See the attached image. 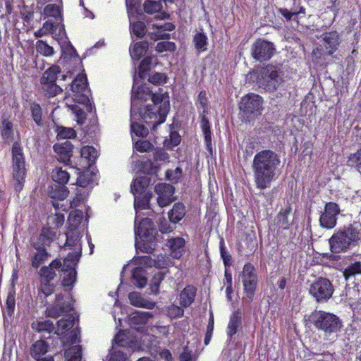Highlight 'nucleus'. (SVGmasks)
<instances>
[{"label":"nucleus","instance_id":"1","mask_svg":"<svg viewBox=\"0 0 361 361\" xmlns=\"http://www.w3.org/2000/svg\"><path fill=\"white\" fill-rule=\"evenodd\" d=\"M170 109L169 96L162 88L155 94L149 87L134 78L132 88L130 113L132 118L137 115L152 128L154 133L159 125L164 123Z\"/></svg>","mask_w":361,"mask_h":361},{"label":"nucleus","instance_id":"2","mask_svg":"<svg viewBox=\"0 0 361 361\" xmlns=\"http://www.w3.org/2000/svg\"><path fill=\"white\" fill-rule=\"evenodd\" d=\"M280 163L279 156L271 149L261 150L255 154L251 167L257 189L262 190L271 186L278 178Z\"/></svg>","mask_w":361,"mask_h":361},{"label":"nucleus","instance_id":"3","mask_svg":"<svg viewBox=\"0 0 361 361\" xmlns=\"http://www.w3.org/2000/svg\"><path fill=\"white\" fill-rule=\"evenodd\" d=\"M47 313L49 317L53 318L63 315V317L57 322L56 334L58 335H63L73 328L78 319L72 307L69 295H67L65 298V296L61 293L56 295L54 304L47 308Z\"/></svg>","mask_w":361,"mask_h":361},{"label":"nucleus","instance_id":"4","mask_svg":"<svg viewBox=\"0 0 361 361\" xmlns=\"http://www.w3.org/2000/svg\"><path fill=\"white\" fill-rule=\"evenodd\" d=\"M157 230L152 221L149 218H135V247L145 253H151L155 249Z\"/></svg>","mask_w":361,"mask_h":361},{"label":"nucleus","instance_id":"5","mask_svg":"<svg viewBox=\"0 0 361 361\" xmlns=\"http://www.w3.org/2000/svg\"><path fill=\"white\" fill-rule=\"evenodd\" d=\"M361 243V226L353 224L334 233L329 239L331 250L335 253L346 252Z\"/></svg>","mask_w":361,"mask_h":361},{"label":"nucleus","instance_id":"6","mask_svg":"<svg viewBox=\"0 0 361 361\" xmlns=\"http://www.w3.org/2000/svg\"><path fill=\"white\" fill-rule=\"evenodd\" d=\"M283 82V72L279 67L272 65L264 68L257 80L258 86L267 92L275 91Z\"/></svg>","mask_w":361,"mask_h":361},{"label":"nucleus","instance_id":"7","mask_svg":"<svg viewBox=\"0 0 361 361\" xmlns=\"http://www.w3.org/2000/svg\"><path fill=\"white\" fill-rule=\"evenodd\" d=\"M243 286V302L250 303L255 295L258 283V276L255 267L251 263H246L239 275Z\"/></svg>","mask_w":361,"mask_h":361},{"label":"nucleus","instance_id":"8","mask_svg":"<svg viewBox=\"0 0 361 361\" xmlns=\"http://www.w3.org/2000/svg\"><path fill=\"white\" fill-rule=\"evenodd\" d=\"M72 99L75 103L84 105L85 110L92 112L94 107L92 105L87 93V79L85 74H79L71 83Z\"/></svg>","mask_w":361,"mask_h":361},{"label":"nucleus","instance_id":"9","mask_svg":"<svg viewBox=\"0 0 361 361\" xmlns=\"http://www.w3.org/2000/svg\"><path fill=\"white\" fill-rule=\"evenodd\" d=\"M66 235L65 247H73V251L69 253L65 259V266L71 267L77 264L82 254V246L80 240V231L75 228H68Z\"/></svg>","mask_w":361,"mask_h":361},{"label":"nucleus","instance_id":"10","mask_svg":"<svg viewBox=\"0 0 361 361\" xmlns=\"http://www.w3.org/2000/svg\"><path fill=\"white\" fill-rule=\"evenodd\" d=\"M263 99L255 93H249L241 98L240 109L249 121L262 114Z\"/></svg>","mask_w":361,"mask_h":361},{"label":"nucleus","instance_id":"11","mask_svg":"<svg viewBox=\"0 0 361 361\" xmlns=\"http://www.w3.org/2000/svg\"><path fill=\"white\" fill-rule=\"evenodd\" d=\"M13 157V176L17 181L16 190L22 188V182L24 180L26 169L25 166V158L22 148L18 142H14L12 147Z\"/></svg>","mask_w":361,"mask_h":361},{"label":"nucleus","instance_id":"12","mask_svg":"<svg viewBox=\"0 0 361 361\" xmlns=\"http://www.w3.org/2000/svg\"><path fill=\"white\" fill-rule=\"evenodd\" d=\"M314 320L315 326L326 333L336 332L341 326L336 315L323 311L317 312L314 314Z\"/></svg>","mask_w":361,"mask_h":361},{"label":"nucleus","instance_id":"13","mask_svg":"<svg viewBox=\"0 0 361 361\" xmlns=\"http://www.w3.org/2000/svg\"><path fill=\"white\" fill-rule=\"evenodd\" d=\"M309 292L317 301L324 302L332 296L334 288L329 279L319 278L310 285Z\"/></svg>","mask_w":361,"mask_h":361},{"label":"nucleus","instance_id":"14","mask_svg":"<svg viewBox=\"0 0 361 361\" xmlns=\"http://www.w3.org/2000/svg\"><path fill=\"white\" fill-rule=\"evenodd\" d=\"M274 51V44L267 40L259 39L252 46V56L260 62L269 60Z\"/></svg>","mask_w":361,"mask_h":361},{"label":"nucleus","instance_id":"15","mask_svg":"<svg viewBox=\"0 0 361 361\" xmlns=\"http://www.w3.org/2000/svg\"><path fill=\"white\" fill-rule=\"evenodd\" d=\"M38 240V243L33 244V247L35 249L36 252L31 257L32 266L36 269L47 261L50 257V254L44 247V245L50 243V240L43 233L39 235Z\"/></svg>","mask_w":361,"mask_h":361},{"label":"nucleus","instance_id":"16","mask_svg":"<svg viewBox=\"0 0 361 361\" xmlns=\"http://www.w3.org/2000/svg\"><path fill=\"white\" fill-rule=\"evenodd\" d=\"M340 213V208L336 203L330 202L326 204L324 211L320 216L319 222L323 228L331 229L336 226L337 216Z\"/></svg>","mask_w":361,"mask_h":361},{"label":"nucleus","instance_id":"17","mask_svg":"<svg viewBox=\"0 0 361 361\" xmlns=\"http://www.w3.org/2000/svg\"><path fill=\"white\" fill-rule=\"evenodd\" d=\"M152 27L153 32H151L152 39H169L170 35L166 33V31H172L175 29V25L172 23H157L149 24V27Z\"/></svg>","mask_w":361,"mask_h":361},{"label":"nucleus","instance_id":"18","mask_svg":"<svg viewBox=\"0 0 361 361\" xmlns=\"http://www.w3.org/2000/svg\"><path fill=\"white\" fill-rule=\"evenodd\" d=\"M170 250V255L174 259H180L185 254V240L182 237L169 238L166 243Z\"/></svg>","mask_w":361,"mask_h":361},{"label":"nucleus","instance_id":"19","mask_svg":"<svg viewBox=\"0 0 361 361\" xmlns=\"http://www.w3.org/2000/svg\"><path fill=\"white\" fill-rule=\"evenodd\" d=\"M61 261L59 259L53 260L49 266L42 267L39 271V281L51 282L56 276V269L62 268Z\"/></svg>","mask_w":361,"mask_h":361},{"label":"nucleus","instance_id":"20","mask_svg":"<svg viewBox=\"0 0 361 361\" xmlns=\"http://www.w3.org/2000/svg\"><path fill=\"white\" fill-rule=\"evenodd\" d=\"M323 46L329 55H332L338 49L341 39L336 31L325 32L322 35Z\"/></svg>","mask_w":361,"mask_h":361},{"label":"nucleus","instance_id":"21","mask_svg":"<svg viewBox=\"0 0 361 361\" xmlns=\"http://www.w3.org/2000/svg\"><path fill=\"white\" fill-rule=\"evenodd\" d=\"M114 343L122 347H128L132 349L137 347V340L130 331L125 330L119 331L114 336Z\"/></svg>","mask_w":361,"mask_h":361},{"label":"nucleus","instance_id":"22","mask_svg":"<svg viewBox=\"0 0 361 361\" xmlns=\"http://www.w3.org/2000/svg\"><path fill=\"white\" fill-rule=\"evenodd\" d=\"M140 262L151 267L152 264L157 269H166L172 266L173 262L169 256L159 255L155 259L149 256H143L140 258Z\"/></svg>","mask_w":361,"mask_h":361},{"label":"nucleus","instance_id":"23","mask_svg":"<svg viewBox=\"0 0 361 361\" xmlns=\"http://www.w3.org/2000/svg\"><path fill=\"white\" fill-rule=\"evenodd\" d=\"M54 149L58 154V159L60 161L64 164H67L70 161V159L73 154V145L70 141L66 140L63 142L55 144L54 145Z\"/></svg>","mask_w":361,"mask_h":361},{"label":"nucleus","instance_id":"24","mask_svg":"<svg viewBox=\"0 0 361 361\" xmlns=\"http://www.w3.org/2000/svg\"><path fill=\"white\" fill-rule=\"evenodd\" d=\"M162 3L160 1L147 0L143 4V8L145 13L148 14L158 13L154 16V18L159 20L168 19L169 15L166 12H162Z\"/></svg>","mask_w":361,"mask_h":361},{"label":"nucleus","instance_id":"25","mask_svg":"<svg viewBox=\"0 0 361 361\" xmlns=\"http://www.w3.org/2000/svg\"><path fill=\"white\" fill-rule=\"evenodd\" d=\"M152 317V314L149 312L135 311L131 314L129 322L132 327L140 330Z\"/></svg>","mask_w":361,"mask_h":361},{"label":"nucleus","instance_id":"26","mask_svg":"<svg viewBox=\"0 0 361 361\" xmlns=\"http://www.w3.org/2000/svg\"><path fill=\"white\" fill-rule=\"evenodd\" d=\"M54 291V286L51 282L39 281L37 286V300H38L43 306H46L47 301L46 298L51 295Z\"/></svg>","mask_w":361,"mask_h":361},{"label":"nucleus","instance_id":"27","mask_svg":"<svg viewBox=\"0 0 361 361\" xmlns=\"http://www.w3.org/2000/svg\"><path fill=\"white\" fill-rule=\"evenodd\" d=\"M197 289L191 285L185 286L179 295V301L182 307H188L192 304L196 296Z\"/></svg>","mask_w":361,"mask_h":361},{"label":"nucleus","instance_id":"28","mask_svg":"<svg viewBox=\"0 0 361 361\" xmlns=\"http://www.w3.org/2000/svg\"><path fill=\"white\" fill-rule=\"evenodd\" d=\"M128 298L130 304L135 307L152 310L156 305L154 302L143 298L142 295L137 292L130 293Z\"/></svg>","mask_w":361,"mask_h":361},{"label":"nucleus","instance_id":"29","mask_svg":"<svg viewBox=\"0 0 361 361\" xmlns=\"http://www.w3.org/2000/svg\"><path fill=\"white\" fill-rule=\"evenodd\" d=\"M134 194V207L136 214H139L140 210L147 209L149 200L152 197V192L133 193Z\"/></svg>","mask_w":361,"mask_h":361},{"label":"nucleus","instance_id":"30","mask_svg":"<svg viewBox=\"0 0 361 361\" xmlns=\"http://www.w3.org/2000/svg\"><path fill=\"white\" fill-rule=\"evenodd\" d=\"M74 264L71 267L65 266V259L63 260L61 271H63V276L62 279V285L65 287L71 286L76 281V271Z\"/></svg>","mask_w":361,"mask_h":361},{"label":"nucleus","instance_id":"31","mask_svg":"<svg viewBox=\"0 0 361 361\" xmlns=\"http://www.w3.org/2000/svg\"><path fill=\"white\" fill-rule=\"evenodd\" d=\"M242 314L240 310H238L231 315L227 327V335L231 338L236 334L238 327L241 325Z\"/></svg>","mask_w":361,"mask_h":361},{"label":"nucleus","instance_id":"32","mask_svg":"<svg viewBox=\"0 0 361 361\" xmlns=\"http://www.w3.org/2000/svg\"><path fill=\"white\" fill-rule=\"evenodd\" d=\"M49 348V344L44 340H38L35 341L30 347V355L34 359H38L39 357L44 355Z\"/></svg>","mask_w":361,"mask_h":361},{"label":"nucleus","instance_id":"33","mask_svg":"<svg viewBox=\"0 0 361 361\" xmlns=\"http://www.w3.org/2000/svg\"><path fill=\"white\" fill-rule=\"evenodd\" d=\"M149 178L147 176H139L136 178L131 185V191L133 193L149 192L147 188L149 185Z\"/></svg>","mask_w":361,"mask_h":361},{"label":"nucleus","instance_id":"34","mask_svg":"<svg viewBox=\"0 0 361 361\" xmlns=\"http://www.w3.org/2000/svg\"><path fill=\"white\" fill-rule=\"evenodd\" d=\"M141 119L144 121L139 115L135 116V118H132V115L130 114V121H131V131L134 134V135L140 137H145L149 133L148 127H145L144 125L137 123V120Z\"/></svg>","mask_w":361,"mask_h":361},{"label":"nucleus","instance_id":"35","mask_svg":"<svg viewBox=\"0 0 361 361\" xmlns=\"http://www.w3.org/2000/svg\"><path fill=\"white\" fill-rule=\"evenodd\" d=\"M291 212L290 206L281 209L276 216V226L282 229H288L290 224L289 215Z\"/></svg>","mask_w":361,"mask_h":361},{"label":"nucleus","instance_id":"36","mask_svg":"<svg viewBox=\"0 0 361 361\" xmlns=\"http://www.w3.org/2000/svg\"><path fill=\"white\" fill-rule=\"evenodd\" d=\"M185 214L184 204L178 202L174 204L172 209L169 212V218L171 222L176 224L185 216Z\"/></svg>","mask_w":361,"mask_h":361},{"label":"nucleus","instance_id":"37","mask_svg":"<svg viewBox=\"0 0 361 361\" xmlns=\"http://www.w3.org/2000/svg\"><path fill=\"white\" fill-rule=\"evenodd\" d=\"M80 156L87 161V164L90 166L93 164L97 159L98 152L92 146H84L80 149Z\"/></svg>","mask_w":361,"mask_h":361},{"label":"nucleus","instance_id":"38","mask_svg":"<svg viewBox=\"0 0 361 361\" xmlns=\"http://www.w3.org/2000/svg\"><path fill=\"white\" fill-rule=\"evenodd\" d=\"M13 123L6 118H3L0 126L3 139L7 142H11L13 140Z\"/></svg>","mask_w":361,"mask_h":361},{"label":"nucleus","instance_id":"39","mask_svg":"<svg viewBox=\"0 0 361 361\" xmlns=\"http://www.w3.org/2000/svg\"><path fill=\"white\" fill-rule=\"evenodd\" d=\"M31 327L39 333H51L54 329V325L50 320H35L32 323Z\"/></svg>","mask_w":361,"mask_h":361},{"label":"nucleus","instance_id":"40","mask_svg":"<svg viewBox=\"0 0 361 361\" xmlns=\"http://www.w3.org/2000/svg\"><path fill=\"white\" fill-rule=\"evenodd\" d=\"M201 128L204 136L207 149L209 151H212V133L210 130V124L209 120L206 118V114H203L202 116Z\"/></svg>","mask_w":361,"mask_h":361},{"label":"nucleus","instance_id":"41","mask_svg":"<svg viewBox=\"0 0 361 361\" xmlns=\"http://www.w3.org/2000/svg\"><path fill=\"white\" fill-rule=\"evenodd\" d=\"M148 49V43L147 42H140L134 44L130 49V54L133 60H138L145 54Z\"/></svg>","mask_w":361,"mask_h":361},{"label":"nucleus","instance_id":"42","mask_svg":"<svg viewBox=\"0 0 361 361\" xmlns=\"http://www.w3.org/2000/svg\"><path fill=\"white\" fill-rule=\"evenodd\" d=\"M61 68L59 66H52L49 68H48L42 75L41 78L40 82L41 83L45 82H56L58 76L57 75L60 73Z\"/></svg>","mask_w":361,"mask_h":361},{"label":"nucleus","instance_id":"43","mask_svg":"<svg viewBox=\"0 0 361 361\" xmlns=\"http://www.w3.org/2000/svg\"><path fill=\"white\" fill-rule=\"evenodd\" d=\"M132 279L133 284L138 288H142L147 283L145 271L142 268H135L132 271Z\"/></svg>","mask_w":361,"mask_h":361},{"label":"nucleus","instance_id":"44","mask_svg":"<svg viewBox=\"0 0 361 361\" xmlns=\"http://www.w3.org/2000/svg\"><path fill=\"white\" fill-rule=\"evenodd\" d=\"M64 357L66 361H81L82 360V349L80 345H73L64 352Z\"/></svg>","mask_w":361,"mask_h":361},{"label":"nucleus","instance_id":"45","mask_svg":"<svg viewBox=\"0 0 361 361\" xmlns=\"http://www.w3.org/2000/svg\"><path fill=\"white\" fill-rule=\"evenodd\" d=\"M83 219V213L80 210L72 211L68 219V228L71 229L75 228L79 230V226Z\"/></svg>","mask_w":361,"mask_h":361},{"label":"nucleus","instance_id":"46","mask_svg":"<svg viewBox=\"0 0 361 361\" xmlns=\"http://www.w3.org/2000/svg\"><path fill=\"white\" fill-rule=\"evenodd\" d=\"M158 195H161L166 199H173L174 188L167 183H159L154 188Z\"/></svg>","mask_w":361,"mask_h":361},{"label":"nucleus","instance_id":"47","mask_svg":"<svg viewBox=\"0 0 361 361\" xmlns=\"http://www.w3.org/2000/svg\"><path fill=\"white\" fill-rule=\"evenodd\" d=\"M43 13L47 17L50 16L54 18H61L62 8L59 4H49L44 8Z\"/></svg>","mask_w":361,"mask_h":361},{"label":"nucleus","instance_id":"48","mask_svg":"<svg viewBox=\"0 0 361 361\" xmlns=\"http://www.w3.org/2000/svg\"><path fill=\"white\" fill-rule=\"evenodd\" d=\"M51 176L54 182L63 185L68 183L70 178L69 173L61 168L55 169L52 172Z\"/></svg>","mask_w":361,"mask_h":361},{"label":"nucleus","instance_id":"49","mask_svg":"<svg viewBox=\"0 0 361 361\" xmlns=\"http://www.w3.org/2000/svg\"><path fill=\"white\" fill-rule=\"evenodd\" d=\"M49 196L54 199L64 200L68 193L67 188L63 185H54L49 191Z\"/></svg>","mask_w":361,"mask_h":361},{"label":"nucleus","instance_id":"50","mask_svg":"<svg viewBox=\"0 0 361 361\" xmlns=\"http://www.w3.org/2000/svg\"><path fill=\"white\" fill-rule=\"evenodd\" d=\"M68 108L73 112L78 124L82 125L86 120V114L78 105L67 104Z\"/></svg>","mask_w":361,"mask_h":361},{"label":"nucleus","instance_id":"51","mask_svg":"<svg viewBox=\"0 0 361 361\" xmlns=\"http://www.w3.org/2000/svg\"><path fill=\"white\" fill-rule=\"evenodd\" d=\"M207 37L203 32H198L193 37L195 47L200 51H204L207 49Z\"/></svg>","mask_w":361,"mask_h":361},{"label":"nucleus","instance_id":"52","mask_svg":"<svg viewBox=\"0 0 361 361\" xmlns=\"http://www.w3.org/2000/svg\"><path fill=\"white\" fill-rule=\"evenodd\" d=\"M357 274H361V262H355L351 264L343 271V276L347 281Z\"/></svg>","mask_w":361,"mask_h":361},{"label":"nucleus","instance_id":"53","mask_svg":"<svg viewBox=\"0 0 361 361\" xmlns=\"http://www.w3.org/2000/svg\"><path fill=\"white\" fill-rule=\"evenodd\" d=\"M132 139L134 142V148L136 151L143 153L152 150L153 145L149 141L141 139L135 140L134 135L132 136Z\"/></svg>","mask_w":361,"mask_h":361},{"label":"nucleus","instance_id":"54","mask_svg":"<svg viewBox=\"0 0 361 361\" xmlns=\"http://www.w3.org/2000/svg\"><path fill=\"white\" fill-rule=\"evenodd\" d=\"M16 299L13 293L9 292L6 301V307L4 310V315L11 317L15 310Z\"/></svg>","mask_w":361,"mask_h":361},{"label":"nucleus","instance_id":"55","mask_svg":"<svg viewBox=\"0 0 361 361\" xmlns=\"http://www.w3.org/2000/svg\"><path fill=\"white\" fill-rule=\"evenodd\" d=\"M36 49L37 52L44 56H51L54 54L53 47L43 40H38L36 42Z\"/></svg>","mask_w":361,"mask_h":361},{"label":"nucleus","instance_id":"56","mask_svg":"<svg viewBox=\"0 0 361 361\" xmlns=\"http://www.w3.org/2000/svg\"><path fill=\"white\" fill-rule=\"evenodd\" d=\"M164 145L168 149H172L173 147L178 145L180 142L181 138L180 135L176 131H171L169 135V138L164 137Z\"/></svg>","mask_w":361,"mask_h":361},{"label":"nucleus","instance_id":"57","mask_svg":"<svg viewBox=\"0 0 361 361\" xmlns=\"http://www.w3.org/2000/svg\"><path fill=\"white\" fill-rule=\"evenodd\" d=\"M347 164L350 166L355 167L361 173V148L349 156Z\"/></svg>","mask_w":361,"mask_h":361},{"label":"nucleus","instance_id":"58","mask_svg":"<svg viewBox=\"0 0 361 361\" xmlns=\"http://www.w3.org/2000/svg\"><path fill=\"white\" fill-rule=\"evenodd\" d=\"M43 90L50 97H55L62 92L61 87L56 82L41 83Z\"/></svg>","mask_w":361,"mask_h":361},{"label":"nucleus","instance_id":"59","mask_svg":"<svg viewBox=\"0 0 361 361\" xmlns=\"http://www.w3.org/2000/svg\"><path fill=\"white\" fill-rule=\"evenodd\" d=\"M152 57L147 56L140 63L138 67V76L140 79L145 78L146 73L150 69Z\"/></svg>","mask_w":361,"mask_h":361},{"label":"nucleus","instance_id":"60","mask_svg":"<svg viewBox=\"0 0 361 361\" xmlns=\"http://www.w3.org/2000/svg\"><path fill=\"white\" fill-rule=\"evenodd\" d=\"M76 135L75 131L72 128L59 127L57 128V137L59 139H71Z\"/></svg>","mask_w":361,"mask_h":361},{"label":"nucleus","instance_id":"61","mask_svg":"<svg viewBox=\"0 0 361 361\" xmlns=\"http://www.w3.org/2000/svg\"><path fill=\"white\" fill-rule=\"evenodd\" d=\"M183 172L180 167L176 168L174 170H167L166 172V177L167 180L172 183H176L182 177Z\"/></svg>","mask_w":361,"mask_h":361},{"label":"nucleus","instance_id":"62","mask_svg":"<svg viewBox=\"0 0 361 361\" xmlns=\"http://www.w3.org/2000/svg\"><path fill=\"white\" fill-rule=\"evenodd\" d=\"M131 29L133 35L138 37H142L146 33V26L141 21H137L132 24Z\"/></svg>","mask_w":361,"mask_h":361},{"label":"nucleus","instance_id":"63","mask_svg":"<svg viewBox=\"0 0 361 361\" xmlns=\"http://www.w3.org/2000/svg\"><path fill=\"white\" fill-rule=\"evenodd\" d=\"M32 116L34 121L38 125H41L42 121V109L37 103H33L31 105Z\"/></svg>","mask_w":361,"mask_h":361},{"label":"nucleus","instance_id":"64","mask_svg":"<svg viewBox=\"0 0 361 361\" xmlns=\"http://www.w3.org/2000/svg\"><path fill=\"white\" fill-rule=\"evenodd\" d=\"M80 331L78 329H74L69 334H68L63 340V343H75L80 342Z\"/></svg>","mask_w":361,"mask_h":361}]
</instances>
